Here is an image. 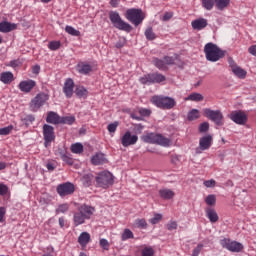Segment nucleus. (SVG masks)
<instances>
[{
	"mask_svg": "<svg viewBox=\"0 0 256 256\" xmlns=\"http://www.w3.org/2000/svg\"><path fill=\"white\" fill-rule=\"evenodd\" d=\"M125 17L127 21H130V23L135 25V27L141 25V23H143V19H145L143 16V11L137 8L128 9L126 11Z\"/></svg>",
	"mask_w": 256,
	"mask_h": 256,
	"instance_id": "nucleus-5",
	"label": "nucleus"
},
{
	"mask_svg": "<svg viewBox=\"0 0 256 256\" xmlns=\"http://www.w3.org/2000/svg\"><path fill=\"white\" fill-rule=\"evenodd\" d=\"M229 63H230L232 72L234 73V75H236V77H239V79H245V77H247V71L235 65V62L233 60H229Z\"/></svg>",
	"mask_w": 256,
	"mask_h": 256,
	"instance_id": "nucleus-19",
	"label": "nucleus"
},
{
	"mask_svg": "<svg viewBox=\"0 0 256 256\" xmlns=\"http://www.w3.org/2000/svg\"><path fill=\"white\" fill-rule=\"evenodd\" d=\"M151 103L156 107H161V96H153L151 98Z\"/></svg>",
	"mask_w": 256,
	"mask_h": 256,
	"instance_id": "nucleus-53",
	"label": "nucleus"
},
{
	"mask_svg": "<svg viewBox=\"0 0 256 256\" xmlns=\"http://www.w3.org/2000/svg\"><path fill=\"white\" fill-rule=\"evenodd\" d=\"M70 151H71V153H74L75 155H81V153H83V144L80 142L71 144Z\"/></svg>",
	"mask_w": 256,
	"mask_h": 256,
	"instance_id": "nucleus-29",
	"label": "nucleus"
},
{
	"mask_svg": "<svg viewBox=\"0 0 256 256\" xmlns=\"http://www.w3.org/2000/svg\"><path fill=\"white\" fill-rule=\"evenodd\" d=\"M75 95L78 96L79 99H87L89 91L84 86H78L75 89Z\"/></svg>",
	"mask_w": 256,
	"mask_h": 256,
	"instance_id": "nucleus-28",
	"label": "nucleus"
},
{
	"mask_svg": "<svg viewBox=\"0 0 256 256\" xmlns=\"http://www.w3.org/2000/svg\"><path fill=\"white\" fill-rule=\"evenodd\" d=\"M135 236L130 229H125L121 235V241H127L129 239H133Z\"/></svg>",
	"mask_w": 256,
	"mask_h": 256,
	"instance_id": "nucleus-33",
	"label": "nucleus"
},
{
	"mask_svg": "<svg viewBox=\"0 0 256 256\" xmlns=\"http://www.w3.org/2000/svg\"><path fill=\"white\" fill-rule=\"evenodd\" d=\"M139 141V137L136 134H131V131H126L121 137V143L123 147H131Z\"/></svg>",
	"mask_w": 256,
	"mask_h": 256,
	"instance_id": "nucleus-13",
	"label": "nucleus"
},
{
	"mask_svg": "<svg viewBox=\"0 0 256 256\" xmlns=\"http://www.w3.org/2000/svg\"><path fill=\"white\" fill-rule=\"evenodd\" d=\"M14 79L13 72L6 71L0 74V81L4 83V85H9Z\"/></svg>",
	"mask_w": 256,
	"mask_h": 256,
	"instance_id": "nucleus-26",
	"label": "nucleus"
},
{
	"mask_svg": "<svg viewBox=\"0 0 256 256\" xmlns=\"http://www.w3.org/2000/svg\"><path fill=\"white\" fill-rule=\"evenodd\" d=\"M206 217H208L210 223H217L219 221V215L213 208H206Z\"/></svg>",
	"mask_w": 256,
	"mask_h": 256,
	"instance_id": "nucleus-27",
	"label": "nucleus"
},
{
	"mask_svg": "<svg viewBox=\"0 0 256 256\" xmlns=\"http://www.w3.org/2000/svg\"><path fill=\"white\" fill-rule=\"evenodd\" d=\"M214 5H215V1H213V0H202V6L207 11H211V9H213Z\"/></svg>",
	"mask_w": 256,
	"mask_h": 256,
	"instance_id": "nucleus-41",
	"label": "nucleus"
},
{
	"mask_svg": "<svg viewBox=\"0 0 256 256\" xmlns=\"http://www.w3.org/2000/svg\"><path fill=\"white\" fill-rule=\"evenodd\" d=\"M201 249H203V244H198L197 247L193 249L192 256H199Z\"/></svg>",
	"mask_w": 256,
	"mask_h": 256,
	"instance_id": "nucleus-56",
	"label": "nucleus"
},
{
	"mask_svg": "<svg viewBox=\"0 0 256 256\" xmlns=\"http://www.w3.org/2000/svg\"><path fill=\"white\" fill-rule=\"evenodd\" d=\"M67 211H69V204H61L58 206V208L56 209V213H67Z\"/></svg>",
	"mask_w": 256,
	"mask_h": 256,
	"instance_id": "nucleus-46",
	"label": "nucleus"
},
{
	"mask_svg": "<svg viewBox=\"0 0 256 256\" xmlns=\"http://www.w3.org/2000/svg\"><path fill=\"white\" fill-rule=\"evenodd\" d=\"M48 49L50 51H58V49H61V41H50L48 43Z\"/></svg>",
	"mask_w": 256,
	"mask_h": 256,
	"instance_id": "nucleus-36",
	"label": "nucleus"
},
{
	"mask_svg": "<svg viewBox=\"0 0 256 256\" xmlns=\"http://www.w3.org/2000/svg\"><path fill=\"white\" fill-rule=\"evenodd\" d=\"M221 245L224 247V249H227L232 253H240V251H243V244L237 241L230 242L229 240L224 239L222 240Z\"/></svg>",
	"mask_w": 256,
	"mask_h": 256,
	"instance_id": "nucleus-12",
	"label": "nucleus"
},
{
	"mask_svg": "<svg viewBox=\"0 0 256 256\" xmlns=\"http://www.w3.org/2000/svg\"><path fill=\"white\" fill-rule=\"evenodd\" d=\"M173 63H175V58L165 56L162 60V66H161L162 71L165 69L164 65H173Z\"/></svg>",
	"mask_w": 256,
	"mask_h": 256,
	"instance_id": "nucleus-37",
	"label": "nucleus"
},
{
	"mask_svg": "<svg viewBox=\"0 0 256 256\" xmlns=\"http://www.w3.org/2000/svg\"><path fill=\"white\" fill-rule=\"evenodd\" d=\"M76 71H78L80 75H89L91 71H93V66L87 62H80L76 66Z\"/></svg>",
	"mask_w": 256,
	"mask_h": 256,
	"instance_id": "nucleus-18",
	"label": "nucleus"
},
{
	"mask_svg": "<svg viewBox=\"0 0 256 256\" xmlns=\"http://www.w3.org/2000/svg\"><path fill=\"white\" fill-rule=\"evenodd\" d=\"M47 253H44L42 256H55L53 253H55V248L53 246L47 247Z\"/></svg>",
	"mask_w": 256,
	"mask_h": 256,
	"instance_id": "nucleus-58",
	"label": "nucleus"
},
{
	"mask_svg": "<svg viewBox=\"0 0 256 256\" xmlns=\"http://www.w3.org/2000/svg\"><path fill=\"white\" fill-rule=\"evenodd\" d=\"M13 131V125L0 128V135H9Z\"/></svg>",
	"mask_w": 256,
	"mask_h": 256,
	"instance_id": "nucleus-49",
	"label": "nucleus"
},
{
	"mask_svg": "<svg viewBox=\"0 0 256 256\" xmlns=\"http://www.w3.org/2000/svg\"><path fill=\"white\" fill-rule=\"evenodd\" d=\"M9 193V187L5 185L4 183H0V195L1 197H4V195H7Z\"/></svg>",
	"mask_w": 256,
	"mask_h": 256,
	"instance_id": "nucleus-52",
	"label": "nucleus"
},
{
	"mask_svg": "<svg viewBox=\"0 0 256 256\" xmlns=\"http://www.w3.org/2000/svg\"><path fill=\"white\" fill-rule=\"evenodd\" d=\"M139 113L141 117H149V115H151V111L147 108H140Z\"/></svg>",
	"mask_w": 256,
	"mask_h": 256,
	"instance_id": "nucleus-54",
	"label": "nucleus"
},
{
	"mask_svg": "<svg viewBox=\"0 0 256 256\" xmlns=\"http://www.w3.org/2000/svg\"><path fill=\"white\" fill-rule=\"evenodd\" d=\"M21 121L24 122L25 125H29L35 121V116L32 114L26 115L25 117H22Z\"/></svg>",
	"mask_w": 256,
	"mask_h": 256,
	"instance_id": "nucleus-43",
	"label": "nucleus"
},
{
	"mask_svg": "<svg viewBox=\"0 0 256 256\" xmlns=\"http://www.w3.org/2000/svg\"><path fill=\"white\" fill-rule=\"evenodd\" d=\"M171 19H173V12H165L163 17H162V20L163 21H171Z\"/></svg>",
	"mask_w": 256,
	"mask_h": 256,
	"instance_id": "nucleus-57",
	"label": "nucleus"
},
{
	"mask_svg": "<svg viewBox=\"0 0 256 256\" xmlns=\"http://www.w3.org/2000/svg\"><path fill=\"white\" fill-rule=\"evenodd\" d=\"M214 1L219 11H223V9H226V7H229V4L231 3V0H214Z\"/></svg>",
	"mask_w": 256,
	"mask_h": 256,
	"instance_id": "nucleus-31",
	"label": "nucleus"
},
{
	"mask_svg": "<svg viewBox=\"0 0 256 256\" xmlns=\"http://www.w3.org/2000/svg\"><path fill=\"white\" fill-rule=\"evenodd\" d=\"M199 133H207L209 131V122H203L198 128Z\"/></svg>",
	"mask_w": 256,
	"mask_h": 256,
	"instance_id": "nucleus-48",
	"label": "nucleus"
},
{
	"mask_svg": "<svg viewBox=\"0 0 256 256\" xmlns=\"http://www.w3.org/2000/svg\"><path fill=\"white\" fill-rule=\"evenodd\" d=\"M19 65H21V62L19 60H12L9 63V66L13 69H16V67H19Z\"/></svg>",
	"mask_w": 256,
	"mask_h": 256,
	"instance_id": "nucleus-62",
	"label": "nucleus"
},
{
	"mask_svg": "<svg viewBox=\"0 0 256 256\" xmlns=\"http://www.w3.org/2000/svg\"><path fill=\"white\" fill-rule=\"evenodd\" d=\"M93 213H95V208L85 204L80 206L78 211L73 215L75 227H79V225H83V223H85V220L91 219V215H93Z\"/></svg>",
	"mask_w": 256,
	"mask_h": 256,
	"instance_id": "nucleus-1",
	"label": "nucleus"
},
{
	"mask_svg": "<svg viewBox=\"0 0 256 256\" xmlns=\"http://www.w3.org/2000/svg\"><path fill=\"white\" fill-rule=\"evenodd\" d=\"M205 203L208 204L210 207H213V206H215V203H217V198L215 197V195L209 194L205 198Z\"/></svg>",
	"mask_w": 256,
	"mask_h": 256,
	"instance_id": "nucleus-38",
	"label": "nucleus"
},
{
	"mask_svg": "<svg viewBox=\"0 0 256 256\" xmlns=\"http://www.w3.org/2000/svg\"><path fill=\"white\" fill-rule=\"evenodd\" d=\"M109 19H110L113 27H115V29H119V31H125L126 33H131V31H133V26H131V24L125 22L121 18V15H119V12L110 11Z\"/></svg>",
	"mask_w": 256,
	"mask_h": 256,
	"instance_id": "nucleus-3",
	"label": "nucleus"
},
{
	"mask_svg": "<svg viewBox=\"0 0 256 256\" xmlns=\"http://www.w3.org/2000/svg\"><path fill=\"white\" fill-rule=\"evenodd\" d=\"M73 89H75V82L73 79L67 78L63 86V93L67 99H71L73 97Z\"/></svg>",
	"mask_w": 256,
	"mask_h": 256,
	"instance_id": "nucleus-16",
	"label": "nucleus"
},
{
	"mask_svg": "<svg viewBox=\"0 0 256 256\" xmlns=\"http://www.w3.org/2000/svg\"><path fill=\"white\" fill-rule=\"evenodd\" d=\"M141 140L144 143H150L151 145H161V134L149 132L145 135H142Z\"/></svg>",
	"mask_w": 256,
	"mask_h": 256,
	"instance_id": "nucleus-14",
	"label": "nucleus"
},
{
	"mask_svg": "<svg viewBox=\"0 0 256 256\" xmlns=\"http://www.w3.org/2000/svg\"><path fill=\"white\" fill-rule=\"evenodd\" d=\"M100 247L104 249V251H109V241L105 238L100 239Z\"/></svg>",
	"mask_w": 256,
	"mask_h": 256,
	"instance_id": "nucleus-51",
	"label": "nucleus"
},
{
	"mask_svg": "<svg viewBox=\"0 0 256 256\" xmlns=\"http://www.w3.org/2000/svg\"><path fill=\"white\" fill-rule=\"evenodd\" d=\"M46 123H50L52 125H60L61 116L57 112L50 111L47 113Z\"/></svg>",
	"mask_w": 256,
	"mask_h": 256,
	"instance_id": "nucleus-22",
	"label": "nucleus"
},
{
	"mask_svg": "<svg viewBox=\"0 0 256 256\" xmlns=\"http://www.w3.org/2000/svg\"><path fill=\"white\" fill-rule=\"evenodd\" d=\"M213 143V136L211 134H207L200 138L199 140V149L200 151H207L211 147Z\"/></svg>",
	"mask_w": 256,
	"mask_h": 256,
	"instance_id": "nucleus-17",
	"label": "nucleus"
},
{
	"mask_svg": "<svg viewBox=\"0 0 256 256\" xmlns=\"http://www.w3.org/2000/svg\"><path fill=\"white\" fill-rule=\"evenodd\" d=\"M65 31L68 35H72L73 37H79L81 35V32L72 26H66Z\"/></svg>",
	"mask_w": 256,
	"mask_h": 256,
	"instance_id": "nucleus-34",
	"label": "nucleus"
},
{
	"mask_svg": "<svg viewBox=\"0 0 256 256\" xmlns=\"http://www.w3.org/2000/svg\"><path fill=\"white\" fill-rule=\"evenodd\" d=\"M177 105V102L169 97V96H162L161 97V109H173Z\"/></svg>",
	"mask_w": 256,
	"mask_h": 256,
	"instance_id": "nucleus-20",
	"label": "nucleus"
},
{
	"mask_svg": "<svg viewBox=\"0 0 256 256\" xmlns=\"http://www.w3.org/2000/svg\"><path fill=\"white\" fill-rule=\"evenodd\" d=\"M7 209L5 207H0V223H3Z\"/></svg>",
	"mask_w": 256,
	"mask_h": 256,
	"instance_id": "nucleus-59",
	"label": "nucleus"
},
{
	"mask_svg": "<svg viewBox=\"0 0 256 256\" xmlns=\"http://www.w3.org/2000/svg\"><path fill=\"white\" fill-rule=\"evenodd\" d=\"M45 167L50 173H53V171H55V164L53 162H47Z\"/></svg>",
	"mask_w": 256,
	"mask_h": 256,
	"instance_id": "nucleus-60",
	"label": "nucleus"
},
{
	"mask_svg": "<svg viewBox=\"0 0 256 256\" xmlns=\"http://www.w3.org/2000/svg\"><path fill=\"white\" fill-rule=\"evenodd\" d=\"M43 137H44L45 147H48V145H51V143L55 141V128L49 124H44Z\"/></svg>",
	"mask_w": 256,
	"mask_h": 256,
	"instance_id": "nucleus-9",
	"label": "nucleus"
},
{
	"mask_svg": "<svg viewBox=\"0 0 256 256\" xmlns=\"http://www.w3.org/2000/svg\"><path fill=\"white\" fill-rule=\"evenodd\" d=\"M75 116H60V125H73Z\"/></svg>",
	"mask_w": 256,
	"mask_h": 256,
	"instance_id": "nucleus-30",
	"label": "nucleus"
},
{
	"mask_svg": "<svg viewBox=\"0 0 256 256\" xmlns=\"http://www.w3.org/2000/svg\"><path fill=\"white\" fill-rule=\"evenodd\" d=\"M230 119L236 123V125H245L248 121L247 113L243 110L232 111L230 113Z\"/></svg>",
	"mask_w": 256,
	"mask_h": 256,
	"instance_id": "nucleus-11",
	"label": "nucleus"
},
{
	"mask_svg": "<svg viewBox=\"0 0 256 256\" xmlns=\"http://www.w3.org/2000/svg\"><path fill=\"white\" fill-rule=\"evenodd\" d=\"M113 174L109 171H104L96 176V186L102 189H109L113 185Z\"/></svg>",
	"mask_w": 256,
	"mask_h": 256,
	"instance_id": "nucleus-4",
	"label": "nucleus"
},
{
	"mask_svg": "<svg viewBox=\"0 0 256 256\" xmlns=\"http://www.w3.org/2000/svg\"><path fill=\"white\" fill-rule=\"evenodd\" d=\"M60 157L64 163H67V165H73V158H71L67 153L61 152Z\"/></svg>",
	"mask_w": 256,
	"mask_h": 256,
	"instance_id": "nucleus-40",
	"label": "nucleus"
},
{
	"mask_svg": "<svg viewBox=\"0 0 256 256\" xmlns=\"http://www.w3.org/2000/svg\"><path fill=\"white\" fill-rule=\"evenodd\" d=\"M204 97L201 95V93H192L187 97V101H203Z\"/></svg>",
	"mask_w": 256,
	"mask_h": 256,
	"instance_id": "nucleus-35",
	"label": "nucleus"
},
{
	"mask_svg": "<svg viewBox=\"0 0 256 256\" xmlns=\"http://www.w3.org/2000/svg\"><path fill=\"white\" fill-rule=\"evenodd\" d=\"M135 225L138 229H145L147 227V221L145 219H137L135 220Z\"/></svg>",
	"mask_w": 256,
	"mask_h": 256,
	"instance_id": "nucleus-45",
	"label": "nucleus"
},
{
	"mask_svg": "<svg viewBox=\"0 0 256 256\" xmlns=\"http://www.w3.org/2000/svg\"><path fill=\"white\" fill-rule=\"evenodd\" d=\"M144 35L148 41H153L155 39L153 28H147L144 32Z\"/></svg>",
	"mask_w": 256,
	"mask_h": 256,
	"instance_id": "nucleus-42",
	"label": "nucleus"
},
{
	"mask_svg": "<svg viewBox=\"0 0 256 256\" xmlns=\"http://www.w3.org/2000/svg\"><path fill=\"white\" fill-rule=\"evenodd\" d=\"M17 29L16 23H11L8 21L0 22V33H11V31H15Z\"/></svg>",
	"mask_w": 256,
	"mask_h": 256,
	"instance_id": "nucleus-21",
	"label": "nucleus"
},
{
	"mask_svg": "<svg viewBox=\"0 0 256 256\" xmlns=\"http://www.w3.org/2000/svg\"><path fill=\"white\" fill-rule=\"evenodd\" d=\"M155 255V251L151 247H145L142 249V256H153Z\"/></svg>",
	"mask_w": 256,
	"mask_h": 256,
	"instance_id": "nucleus-47",
	"label": "nucleus"
},
{
	"mask_svg": "<svg viewBox=\"0 0 256 256\" xmlns=\"http://www.w3.org/2000/svg\"><path fill=\"white\" fill-rule=\"evenodd\" d=\"M204 53L207 61H211L212 63H215L219 61V59H223L225 57V51L221 50L217 44H213L211 42L205 45Z\"/></svg>",
	"mask_w": 256,
	"mask_h": 256,
	"instance_id": "nucleus-2",
	"label": "nucleus"
},
{
	"mask_svg": "<svg viewBox=\"0 0 256 256\" xmlns=\"http://www.w3.org/2000/svg\"><path fill=\"white\" fill-rule=\"evenodd\" d=\"M47 101H49V94L45 92L38 93L30 102V110L37 113Z\"/></svg>",
	"mask_w": 256,
	"mask_h": 256,
	"instance_id": "nucleus-7",
	"label": "nucleus"
},
{
	"mask_svg": "<svg viewBox=\"0 0 256 256\" xmlns=\"http://www.w3.org/2000/svg\"><path fill=\"white\" fill-rule=\"evenodd\" d=\"M161 145L162 147H171V145H173V140L161 136Z\"/></svg>",
	"mask_w": 256,
	"mask_h": 256,
	"instance_id": "nucleus-44",
	"label": "nucleus"
},
{
	"mask_svg": "<svg viewBox=\"0 0 256 256\" xmlns=\"http://www.w3.org/2000/svg\"><path fill=\"white\" fill-rule=\"evenodd\" d=\"M168 231H173L177 229V222L173 221L167 224Z\"/></svg>",
	"mask_w": 256,
	"mask_h": 256,
	"instance_id": "nucleus-61",
	"label": "nucleus"
},
{
	"mask_svg": "<svg viewBox=\"0 0 256 256\" xmlns=\"http://www.w3.org/2000/svg\"><path fill=\"white\" fill-rule=\"evenodd\" d=\"M35 85H37V82L32 79L23 80L19 83L18 88L22 93H31L33 89L35 88Z\"/></svg>",
	"mask_w": 256,
	"mask_h": 256,
	"instance_id": "nucleus-15",
	"label": "nucleus"
},
{
	"mask_svg": "<svg viewBox=\"0 0 256 256\" xmlns=\"http://www.w3.org/2000/svg\"><path fill=\"white\" fill-rule=\"evenodd\" d=\"M250 55H254L256 57V45L250 46L248 49Z\"/></svg>",
	"mask_w": 256,
	"mask_h": 256,
	"instance_id": "nucleus-64",
	"label": "nucleus"
},
{
	"mask_svg": "<svg viewBox=\"0 0 256 256\" xmlns=\"http://www.w3.org/2000/svg\"><path fill=\"white\" fill-rule=\"evenodd\" d=\"M203 113L204 117H207V119L215 123L217 127H223V112H221V110H211V108H205Z\"/></svg>",
	"mask_w": 256,
	"mask_h": 256,
	"instance_id": "nucleus-6",
	"label": "nucleus"
},
{
	"mask_svg": "<svg viewBox=\"0 0 256 256\" xmlns=\"http://www.w3.org/2000/svg\"><path fill=\"white\" fill-rule=\"evenodd\" d=\"M91 163L92 165H105V163H107V158L105 157V154L98 152L91 157Z\"/></svg>",
	"mask_w": 256,
	"mask_h": 256,
	"instance_id": "nucleus-24",
	"label": "nucleus"
},
{
	"mask_svg": "<svg viewBox=\"0 0 256 256\" xmlns=\"http://www.w3.org/2000/svg\"><path fill=\"white\" fill-rule=\"evenodd\" d=\"M141 85H154V83H161V74L159 73H150L145 74L139 78Z\"/></svg>",
	"mask_w": 256,
	"mask_h": 256,
	"instance_id": "nucleus-10",
	"label": "nucleus"
},
{
	"mask_svg": "<svg viewBox=\"0 0 256 256\" xmlns=\"http://www.w3.org/2000/svg\"><path fill=\"white\" fill-rule=\"evenodd\" d=\"M161 221V214H155L153 218L150 219L152 225H157Z\"/></svg>",
	"mask_w": 256,
	"mask_h": 256,
	"instance_id": "nucleus-55",
	"label": "nucleus"
},
{
	"mask_svg": "<svg viewBox=\"0 0 256 256\" xmlns=\"http://www.w3.org/2000/svg\"><path fill=\"white\" fill-rule=\"evenodd\" d=\"M205 187H215V180H206L204 181Z\"/></svg>",
	"mask_w": 256,
	"mask_h": 256,
	"instance_id": "nucleus-63",
	"label": "nucleus"
},
{
	"mask_svg": "<svg viewBox=\"0 0 256 256\" xmlns=\"http://www.w3.org/2000/svg\"><path fill=\"white\" fill-rule=\"evenodd\" d=\"M89 241H91V234L88 232H82L78 237V243L81 247H87Z\"/></svg>",
	"mask_w": 256,
	"mask_h": 256,
	"instance_id": "nucleus-25",
	"label": "nucleus"
},
{
	"mask_svg": "<svg viewBox=\"0 0 256 256\" xmlns=\"http://www.w3.org/2000/svg\"><path fill=\"white\" fill-rule=\"evenodd\" d=\"M117 127H119V122L116 121L108 124L107 130L109 131V133H115V131H117Z\"/></svg>",
	"mask_w": 256,
	"mask_h": 256,
	"instance_id": "nucleus-50",
	"label": "nucleus"
},
{
	"mask_svg": "<svg viewBox=\"0 0 256 256\" xmlns=\"http://www.w3.org/2000/svg\"><path fill=\"white\" fill-rule=\"evenodd\" d=\"M191 25L195 31H201V30L205 29V27H207L208 23H207V19L198 18L196 20H193Z\"/></svg>",
	"mask_w": 256,
	"mask_h": 256,
	"instance_id": "nucleus-23",
	"label": "nucleus"
},
{
	"mask_svg": "<svg viewBox=\"0 0 256 256\" xmlns=\"http://www.w3.org/2000/svg\"><path fill=\"white\" fill-rule=\"evenodd\" d=\"M175 197V192L171 189H162L161 190V198L162 199H173Z\"/></svg>",
	"mask_w": 256,
	"mask_h": 256,
	"instance_id": "nucleus-32",
	"label": "nucleus"
},
{
	"mask_svg": "<svg viewBox=\"0 0 256 256\" xmlns=\"http://www.w3.org/2000/svg\"><path fill=\"white\" fill-rule=\"evenodd\" d=\"M56 191L60 197H67L75 193V184L71 182H64L59 184Z\"/></svg>",
	"mask_w": 256,
	"mask_h": 256,
	"instance_id": "nucleus-8",
	"label": "nucleus"
},
{
	"mask_svg": "<svg viewBox=\"0 0 256 256\" xmlns=\"http://www.w3.org/2000/svg\"><path fill=\"white\" fill-rule=\"evenodd\" d=\"M188 121H195V119H199V110L197 109H192L189 113H188Z\"/></svg>",
	"mask_w": 256,
	"mask_h": 256,
	"instance_id": "nucleus-39",
	"label": "nucleus"
}]
</instances>
